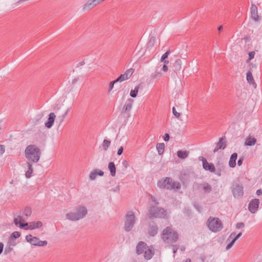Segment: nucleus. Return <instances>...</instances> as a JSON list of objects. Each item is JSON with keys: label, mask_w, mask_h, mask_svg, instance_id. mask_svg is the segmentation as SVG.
I'll list each match as a JSON object with an SVG mask.
<instances>
[{"label": "nucleus", "mask_w": 262, "mask_h": 262, "mask_svg": "<svg viewBox=\"0 0 262 262\" xmlns=\"http://www.w3.org/2000/svg\"><path fill=\"white\" fill-rule=\"evenodd\" d=\"M25 155L30 162L37 163L40 159L41 151L35 145H29L26 148Z\"/></svg>", "instance_id": "f257e3e1"}, {"label": "nucleus", "mask_w": 262, "mask_h": 262, "mask_svg": "<svg viewBox=\"0 0 262 262\" xmlns=\"http://www.w3.org/2000/svg\"><path fill=\"white\" fill-rule=\"evenodd\" d=\"M161 238L165 243L173 244L178 239L179 235L177 232L173 231L171 227L168 226L163 230Z\"/></svg>", "instance_id": "f03ea898"}, {"label": "nucleus", "mask_w": 262, "mask_h": 262, "mask_svg": "<svg viewBox=\"0 0 262 262\" xmlns=\"http://www.w3.org/2000/svg\"><path fill=\"white\" fill-rule=\"evenodd\" d=\"M157 185L160 188L167 190H172L173 189L179 190L181 187L179 182L173 181V180L169 177H166L165 179H162L159 180L157 183Z\"/></svg>", "instance_id": "7ed1b4c3"}, {"label": "nucleus", "mask_w": 262, "mask_h": 262, "mask_svg": "<svg viewBox=\"0 0 262 262\" xmlns=\"http://www.w3.org/2000/svg\"><path fill=\"white\" fill-rule=\"evenodd\" d=\"M24 220L23 217L18 215L17 217L14 219V223L16 226L19 225L20 228H24L26 226H28L26 229L33 230L36 228H39L42 227V223L40 221L32 222L29 223H24Z\"/></svg>", "instance_id": "20e7f679"}, {"label": "nucleus", "mask_w": 262, "mask_h": 262, "mask_svg": "<svg viewBox=\"0 0 262 262\" xmlns=\"http://www.w3.org/2000/svg\"><path fill=\"white\" fill-rule=\"evenodd\" d=\"M148 217L150 219L153 218H167V210L157 207L155 205H150L148 209Z\"/></svg>", "instance_id": "39448f33"}, {"label": "nucleus", "mask_w": 262, "mask_h": 262, "mask_svg": "<svg viewBox=\"0 0 262 262\" xmlns=\"http://www.w3.org/2000/svg\"><path fill=\"white\" fill-rule=\"evenodd\" d=\"M209 229L213 232H217L223 228V224L218 217H209L207 221Z\"/></svg>", "instance_id": "423d86ee"}, {"label": "nucleus", "mask_w": 262, "mask_h": 262, "mask_svg": "<svg viewBox=\"0 0 262 262\" xmlns=\"http://www.w3.org/2000/svg\"><path fill=\"white\" fill-rule=\"evenodd\" d=\"M136 217L134 213L132 211L127 212L125 215V220L124 223V230L127 231H130L134 227Z\"/></svg>", "instance_id": "0eeeda50"}, {"label": "nucleus", "mask_w": 262, "mask_h": 262, "mask_svg": "<svg viewBox=\"0 0 262 262\" xmlns=\"http://www.w3.org/2000/svg\"><path fill=\"white\" fill-rule=\"evenodd\" d=\"M232 193L235 198H238L243 196L244 194L243 187L238 183L232 185Z\"/></svg>", "instance_id": "6e6552de"}, {"label": "nucleus", "mask_w": 262, "mask_h": 262, "mask_svg": "<svg viewBox=\"0 0 262 262\" xmlns=\"http://www.w3.org/2000/svg\"><path fill=\"white\" fill-rule=\"evenodd\" d=\"M199 160L202 161L203 167L205 170L209 171L211 172H215V168L213 164L208 163L207 160L203 157H200Z\"/></svg>", "instance_id": "1a4fd4ad"}, {"label": "nucleus", "mask_w": 262, "mask_h": 262, "mask_svg": "<svg viewBox=\"0 0 262 262\" xmlns=\"http://www.w3.org/2000/svg\"><path fill=\"white\" fill-rule=\"evenodd\" d=\"M259 200L258 199H252L248 205V209L252 213H255L259 207Z\"/></svg>", "instance_id": "9d476101"}, {"label": "nucleus", "mask_w": 262, "mask_h": 262, "mask_svg": "<svg viewBox=\"0 0 262 262\" xmlns=\"http://www.w3.org/2000/svg\"><path fill=\"white\" fill-rule=\"evenodd\" d=\"M158 231V227L154 221H151L148 223V233L151 236H155Z\"/></svg>", "instance_id": "9b49d317"}, {"label": "nucleus", "mask_w": 262, "mask_h": 262, "mask_svg": "<svg viewBox=\"0 0 262 262\" xmlns=\"http://www.w3.org/2000/svg\"><path fill=\"white\" fill-rule=\"evenodd\" d=\"M227 146V141L226 140L225 136H223L219 139L217 143L216 144V147L213 150L215 153L219 149H224Z\"/></svg>", "instance_id": "f8f14e48"}, {"label": "nucleus", "mask_w": 262, "mask_h": 262, "mask_svg": "<svg viewBox=\"0 0 262 262\" xmlns=\"http://www.w3.org/2000/svg\"><path fill=\"white\" fill-rule=\"evenodd\" d=\"M193 187L196 189H199L202 187L205 193H208L212 191V187L209 184L206 182H204L202 184L195 183Z\"/></svg>", "instance_id": "ddd939ff"}, {"label": "nucleus", "mask_w": 262, "mask_h": 262, "mask_svg": "<svg viewBox=\"0 0 262 262\" xmlns=\"http://www.w3.org/2000/svg\"><path fill=\"white\" fill-rule=\"evenodd\" d=\"M250 13L251 18L255 21H259L261 17L258 14L257 7L255 4H252L250 8Z\"/></svg>", "instance_id": "4468645a"}, {"label": "nucleus", "mask_w": 262, "mask_h": 262, "mask_svg": "<svg viewBox=\"0 0 262 262\" xmlns=\"http://www.w3.org/2000/svg\"><path fill=\"white\" fill-rule=\"evenodd\" d=\"M77 214L79 219L83 218L87 214L88 211L86 208L84 206H79L76 208Z\"/></svg>", "instance_id": "2eb2a0df"}, {"label": "nucleus", "mask_w": 262, "mask_h": 262, "mask_svg": "<svg viewBox=\"0 0 262 262\" xmlns=\"http://www.w3.org/2000/svg\"><path fill=\"white\" fill-rule=\"evenodd\" d=\"M56 118V115L54 113H51L49 115L47 122L45 123V126L48 128H50L53 125Z\"/></svg>", "instance_id": "dca6fc26"}, {"label": "nucleus", "mask_w": 262, "mask_h": 262, "mask_svg": "<svg viewBox=\"0 0 262 262\" xmlns=\"http://www.w3.org/2000/svg\"><path fill=\"white\" fill-rule=\"evenodd\" d=\"M146 246L147 244L145 242L142 241L139 242L136 247L137 254L140 255L143 253Z\"/></svg>", "instance_id": "f3484780"}, {"label": "nucleus", "mask_w": 262, "mask_h": 262, "mask_svg": "<svg viewBox=\"0 0 262 262\" xmlns=\"http://www.w3.org/2000/svg\"><path fill=\"white\" fill-rule=\"evenodd\" d=\"M133 103H134L133 99H132L131 98L128 99L127 100L126 103L124 105V106L123 108L122 113L129 112L132 108Z\"/></svg>", "instance_id": "a211bd4d"}, {"label": "nucleus", "mask_w": 262, "mask_h": 262, "mask_svg": "<svg viewBox=\"0 0 262 262\" xmlns=\"http://www.w3.org/2000/svg\"><path fill=\"white\" fill-rule=\"evenodd\" d=\"M246 79L248 83L249 84L252 85V86L255 89L257 86V84L255 82V80L252 76V74L251 71H249L246 74Z\"/></svg>", "instance_id": "6ab92c4d"}, {"label": "nucleus", "mask_w": 262, "mask_h": 262, "mask_svg": "<svg viewBox=\"0 0 262 262\" xmlns=\"http://www.w3.org/2000/svg\"><path fill=\"white\" fill-rule=\"evenodd\" d=\"M104 175V172L103 171L99 169H94L93 170L90 174V179L91 180H94L97 176H103Z\"/></svg>", "instance_id": "aec40b11"}, {"label": "nucleus", "mask_w": 262, "mask_h": 262, "mask_svg": "<svg viewBox=\"0 0 262 262\" xmlns=\"http://www.w3.org/2000/svg\"><path fill=\"white\" fill-rule=\"evenodd\" d=\"M26 241L30 243L31 245L34 246H37V243L39 239V238L32 236L31 234H28L26 236Z\"/></svg>", "instance_id": "412c9836"}, {"label": "nucleus", "mask_w": 262, "mask_h": 262, "mask_svg": "<svg viewBox=\"0 0 262 262\" xmlns=\"http://www.w3.org/2000/svg\"><path fill=\"white\" fill-rule=\"evenodd\" d=\"M237 158V153H233L231 155L229 162V165L230 167L232 168H234L236 166V160Z\"/></svg>", "instance_id": "4be33fe9"}, {"label": "nucleus", "mask_w": 262, "mask_h": 262, "mask_svg": "<svg viewBox=\"0 0 262 262\" xmlns=\"http://www.w3.org/2000/svg\"><path fill=\"white\" fill-rule=\"evenodd\" d=\"M256 139L254 137L249 136L246 140L245 145L246 146H253L256 143Z\"/></svg>", "instance_id": "5701e85b"}, {"label": "nucleus", "mask_w": 262, "mask_h": 262, "mask_svg": "<svg viewBox=\"0 0 262 262\" xmlns=\"http://www.w3.org/2000/svg\"><path fill=\"white\" fill-rule=\"evenodd\" d=\"M66 217L68 220L72 221H76L80 220L76 212H70L67 213L66 214Z\"/></svg>", "instance_id": "b1692460"}, {"label": "nucleus", "mask_w": 262, "mask_h": 262, "mask_svg": "<svg viewBox=\"0 0 262 262\" xmlns=\"http://www.w3.org/2000/svg\"><path fill=\"white\" fill-rule=\"evenodd\" d=\"M108 168L110 171L111 175L115 177L116 175V168L115 163L113 162H110L108 165Z\"/></svg>", "instance_id": "393cba45"}, {"label": "nucleus", "mask_w": 262, "mask_h": 262, "mask_svg": "<svg viewBox=\"0 0 262 262\" xmlns=\"http://www.w3.org/2000/svg\"><path fill=\"white\" fill-rule=\"evenodd\" d=\"M154 255V251L150 249H148L144 252V258L146 260H149Z\"/></svg>", "instance_id": "a878e982"}, {"label": "nucleus", "mask_w": 262, "mask_h": 262, "mask_svg": "<svg viewBox=\"0 0 262 262\" xmlns=\"http://www.w3.org/2000/svg\"><path fill=\"white\" fill-rule=\"evenodd\" d=\"M28 170L26 172L25 176L27 178H30L32 177V174L33 171L32 165L30 162H27Z\"/></svg>", "instance_id": "bb28decb"}, {"label": "nucleus", "mask_w": 262, "mask_h": 262, "mask_svg": "<svg viewBox=\"0 0 262 262\" xmlns=\"http://www.w3.org/2000/svg\"><path fill=\"white\" fill-rule=\"evenodd\" d=\"M188 156V152L186 150H180L177 151V156L182 159L186 158Z\"/></svg>", "instance_id": "cd10ccee"}, {"label": "nucleus", "mask_w": 262, "mask_h": 262, "mask_svg": "<svg viewBox=\"0 0 262 262\" xmlns=\"http://www.w3.org/2000/svg\"><path fill=\"white\" fill-rule=\"evenodd\" d=\"M159 155H162L164 151L165 144L164 143H158L156 146Z\"/></svg>", "instance_id": "c85d7f7f"}, {"label": "nucleus", "mask_w": 262, "mask_h": 262, "mask_svg": "<svg viewBox=\"0 0 262 262\" xmlns=\"http://www.w3.org/2000/svg\"><path fill=\"white\" fill-rule=\"evenodd\" d=\"M181 66H182L181 60L180 59H177L173 64L174 70L176 71H180L182 68Z\"/></svg>", "instance_id": "c756f323"}, {"label": "nucleus", "mask_w": 262, "mask_h": 262, "mask_svg": "<svg viewBox=\"0 0 262 262\" xmlns=\"http://www.w3.org/2000/svg\"><path fill=\"white\" fill-rule=\"evenodd\" d=\"M32 213L31 208L29 207H26L23 210V214L25 216V218L27 219L31 215Z\"/></svg>", "instance_id": "7c9ffc66"}, {"label": "nucleus", "mask_w": 262, "mask_h": 262, "mask_svg": "<svg viewBox=\"0 0 262 262\" xmlns=\"http://www.w3.org/2000/svg\"><path fill=\"white\" fill-rule=\"evenodd\" d=\"M242 235V232H239L237 235H236V233L235 232H232L229 236L228 237L227 241H230L231 238H234L236 241L239 237H241Z\"/></svg>", "instance_id": "2f4dec72"}, {"label": "nucleus", "mask_w": 262, "mask_h": 262, "mask_svg": "<svg viewBox=\"0 0 262 262\" xmlns=\"http://www.w3.org/2000/svg\"><path fill=\"white\" fill-rule=\"evenodd\" d=\"M139 89V86H135L134 90H132L130 92V96L133 98H135L137 97L138 90Z\"/></svg>", "instance_id": "473e14b6"}, {"label": "nucleus", "mask_w": 262, "mask_h": 262, "mask_svg": "<svg viewBox=\"0 0 262 262\" xmlns=\"http://www.w3.org/2000/svg\"><path fill=\"white\" fill-rule=\"evenodd\" d=\"M111 141L107 140H104L102 143V147L104 150H107L108 147L110 146Z\"/></svg>", "instance_id": "72a5a7b5"}, {"label": "nucleus", "mask_w": 262, "mask_h": 262, "mask_svg": "<svg viewBox=\"0 0 262 262\" xmlns=\"http://www.w3.org/2000/svg\"><path fill=\"white\" fill-rule=\"evenodd\" d=\"M235 241H236L235 239L233 237L231 238V239L230 241L227 240V242H229V243L226 246V250L230 249L232 247V246L233 245V244H234Z\"/></svg>", "instance_id": "f704fd0d"}, {"label": "nucleus", "mask_w": 262, "mask_h": 262, "mask_svg": "<svg viewBox=\"0 0 262 262\" xmlns=\"http://www.w3.org/2000/svg\"><path fill=\"white\" fill-rule=\"evenodd\" d=\"M235 241H236L235 239L233 237L231 238V239L230 241L227 240V242H229V243L226 246V250L230 249L232 247V246L233 245V244H234Z\"/></svg>", "instance_id": "c9c22d12"}, {"label": "nucleus", "mask_w": 262, "mask_h": 262, "mask_svg": "<svg viewBox=\"0 0 262 262\" xmlns=\"http://www.w3.org/2000/svg\"><path fill=\"white\" fill-rule=\"evenodd\" d=\"M128 79L127 78V76L123 74H121L116 79H115L116 81L117 82H122L123 81H124L125 80Z\"/></svg>", "instance_id": "e433bc0d"}, {"label": "nucleus", "mask_w": 262, "mask_h": 262, "mask_svg": "<svg viewBox=\"0 0 262 262\" xmlns=\"http://www.w3.org/2000/svg\"><path fill=\"white\" fill-rule=\"evenodd\" d=\"M20 236V233L18 231H14L13 232L11 235L10 237L12 238H17Z\"/></svg>", "instance_id": "4c0bfd02"}, {"label": "nucleus", "mask_w": 262, "mask_h": 262, "mask_svg": "<svg viewBox=\"0 0 262 262\" xmlns=\"http://www.w3.org/2000/svg\"><path fill=\"white\" fill-rule=\"evenodd\" d=\"M170 52L169 50L167 51L161 57V61H163L164 60H166V59L168 57L169 55Z\"/></svg>", "instance_id": "58836bf2"}, {"label": "nucleus", "mask_w": 262, "mask_h": 262, "mask_svg": "<svg viewBox=\"0 0 262 262\" xmlns=\"http://www.w3.org/2000/svg\"><path fill=\"white\" fill-rule=\"evenodd\" d=\"M133 73V69H130L125 72V73H124V75L127 76V79H129L131 77Z\"/></svg>", "instance_id": "ea45409f"}, {"label": "nucleus", "mask_w": 262, "mask_h": 262, "mask_svg": "<svg viewBox=\"0 0 262 262\" xmlns=\"http://www.w3.org/2000/svg\"><path fill=\"white\" fill-rule=\"evenodd\" d=\"M48 244L47 241H40L39 239H38V243H37V246H46Z\"/></svg>", "instance_id": "a19ab883"}, {"label": "nucleus", "mask_w": 262, "mask_h": 262, "mask_svg": "<svg viewBox=\"0 0 262 262\" xmlns=\"http://www.w3.org/2000/svg\"><path fill=\"white\" fill-rule=\"evenodd\" d=\"M117 83V82L116 81V80H114V81H111L110 84H109V88H108V93H110L111 92V91L112 90V89H113L114 88V84Z\"/></svg>", "instance_id": "79ce46f5"}, {"label": "nucleus", "mask_w": 262, "mask_h": 262, "mask_svg": "<svg viewBox=\"0 0 262 262\" xmlns=\"http://www.w3.org/2000/svg\"><path fill=\"white\" fill-rule=\"evenodd\" d=\"M172 113L176 116V117H177L178 118H179L180 117V116H181L180 113H178L176 111V110L174 107H172Z\"/></svg>", "instance_id": "37998d69"}, {"label": "nucleus", "mask_w": 262, "mask_h": 262, "mask_svg": "<svg viewBox=\"0 0 262 262\" xmlns=\"http://www.w3.org/2000/svg\"><path fill=\"white\" fill-rule=\"evenodd\" d=\"M150 195L151 201L155 204V205L156 206V205H159V203L156 200V198L152 195Z\"/></svg>", "instance_id": "c03bdc74"}, {"label": "nucleus", "mask_w": 262, "mask_h": 262, "mask_svg": "<svg viewBox=\"0 0 262 262\" xmlns=\"http://www.w3.org/2000/svg\"><path fill=\"white\" fill-rule=\"evenodd\" d=\"M5 151V146L0 144V156L3 155Z\"/></svg>", "instance_id": "a18cd8bd"}, {"label": "nucleus", "mask_w": 262, "mask_h": 262, "mask_svg": "<svg viewBox=\"0 0 262 262\" xmlns=\"http://www.w3.org/2000/svg\"><path fill=\"white\" fill-rule=\"evenodd\" d=\"M255 54V52H254V51L249 52V59L247 61H248L249 60H251V59L254 58Z\"/></svg>", "instance_id": "49530a36"}, {"label": "nucleus", "mask_w": 262, "mask_h": 262, "mask_svg": "<svg viewBox=\"0 0 262 262\" xmlns=\"http://www.w3.org/2000/svg\"><path fill=\"white\" fill-rule=\"evenodd\" d=\"M244 223L243 222L237 223L236 225V228L237 229H241L244 227Z\"/></svg>", "instance_id": "de8ad7c7"}, {"label": "nucleus", "mask_w": 262, "mask_h": 262, "mask_svg": "<svg viewBox=\"0 0 262 262\" xmlns=\"http://www.w3.org/2000/svg\"><path fill=\"white\" fill-rule=\"evenodd\" d=\"M218 166H220V167L219 168V171H217V172H216L215 173H216V174H217V175L220 176H221L220 172H221L222 169H224V166L223 165H220V164H218V165L216 166L217 167Z\"/></svg>", "instance_id": "09e8293b"}, {"label": "nucleus", "mask_w": 262, "mask_h": 262, "mask_svg": "<svg viewBox=\"0 0 262 262\" xmlns=\"http://www.w3.org/2000/svg\"><path fill=\"white\" fill-rule=\"evenodd\" d=\"M171 246L172 247V251L173 254L176 253L178 250V246L176 245H172Z\"/></svg>", "instance_id": "8fccbe9b"}, {"label": "nucleus", "mask_w": 262, "mask_h": 262, "mask_svg": "<svg viewBox=\"0 0 262 262\" xmlns=\"http://www.w3.org/2000/svg\"><path fill=\"white\" fill-rule=\"evenodd\" d=\"M165 141H168L170 139L169 135L168 133H165L163 137Z\"/></svg>", "instance_id": "3c124183"}, {"label": "nucleus", "mask_w": 262, "mask_h": 262, "mask_svg": "<svg viewBox=\"0 0 262 262\" xmlns=\"http://www.w3.org/2000/svg\"><path fill=\"white\" fill-rule=\"evenodd\" d=\"M123 146H121L118 150V151H117V155L118 156H120L123 153Z\"/></svg>", "instance_id": "603ef678"}, {"label": "nucleus", "mask_w": 262, "mask_h": 262, "mask_svg": "<svg viewBox=\"0 0 262 262\" xmlns=\"http://www.w3.org/2000/svg\"><path fill=\"white\" fill-rule=\"evenodd\" d=\"M160 76V73L158 72H156L155 73L152 74L151 75V77L154 79L156 78L157 76Z\"/></svg>", "instance_id": "864d4df0"}, {"label": "nucleus", "mask_w": 262, "mask_h": 262, "mask_svg": "<svg viewBox=\"0 0 262 262\" xmlns=\"http://www.w3.org/2000/svg\"><path fill=\"white\" fill-rule=\"evenodd\" d=\"M120 190V185H118L115 188L111 189V191L113 192H119Z\"/></svg>", "instance_id": "5fc2aeb1"}, {"label": "nucleus", "mask_w": 262, "mask_h": 262, "mask_svg": "<svg viewBox=\"0 0 262 262\" xmlns=\"http://www.w3.org/2000/svg\"><path fill=\"white\" fill-rule=\"evenodd\" d=\"M244 161V159L243 158H240L238 161H237V164L239 165V166H241L242 163H243V162Z\"/></svg>", "instance_id": "6e6d98bb"}, {"label": "nucleus", "mask_w": 262, "mask_h": 262, "mask_svg": "<svg viewBox=\"0 0 262 262\" xmlns=\"http://www.w3.org/2000/svg\"><path fill=\"white\" fill-rule=\"evenodd\" d=\"M194 207L199 211H201L202 208L199 204L195 203L194 204Z\"/></svg>", "instance_id": "4d7b16f0"}, {"label": "nucleus", "mask_w": 262, "mask_h": 262, "mask_svg": "<svg viewBox=\"0 0 262 262\" xmlns=\"http://www.w3.org/2000/svg\"><path fill=\"white\" fill-rule=\"evenodd\" d=\"M122 165L126 168L128 166L127 161L126 160H123L122 162Z\"/></svg>", "instance_id": "13d9d810"}, {"label": "nucleus", "mask_w": 262, "mask_h": 262, "mask_svg": "<svg viewBox=\"0 0 262 262\" xmlns=\"http://www.w3.org/2000/svg\"><path fill=\"white\" fill-rule=\"evenodd\" d=\"M69 111L70 108H68L62 115V120L66 117Z\"/></svg>", "instance_id": "bf43d9fd"}, {"label": "nucleus", "mask_w": 262, "mask_h": 262, "mask_svg": "<svg viewBox=\"0 0 262 262\" xmlns=\"http://www.w3.org/2000/svg\"><path fill=\"white\" fill-rule=\"evenodd\" d=\"M155 40V38L154 37H152L150 38L149 42H148V44L149 45H151L152 46L154 45V42Z\"/></svg>", "instance_id": "052dcab7"}, {"label": "nucleus", "mask_w": 262, "mask_h": 262, "mask_svg": "<svg viewBox=\"0 0 262 262\" xmlns=\"http://www.w3.org/2000/svg\"><path fill=\"white\" fill-rule=\"evenodd\" d=\"M4 249V244L3 243H0V254L3 252Z\"/></svg>", "instance_id": "680f3d73"}, {"label": "nucleus", "mask_w": 262, "mask_h": 262, "mask_svg": "<svg viewBox=\"0 0 262 262\" xmlns=\"http://www.w3.org/2000/svg\"><path fill=\"white\" fill-rule=\"evenodd\" d=\"M162 70L164 71V72H166L168 70V67L165 64H164V66H163V68H162Z\"/></svg>", "instance_id": "e2e57ef3"}, {"label": "nucleus", "mask_w": 262, "mask_h": 262, "mask_svg": "<svg viewBox=\"0 0 262 262\" xmlns=\"http://www.w3.org/2000/svg\"><path fill=\"white\" fill-rule=\"evenodd\" d=\"M12 250V248L11 247H9L8 248V249H7V248H6L5 250V253H7L8 252L11 251Z\"/></svg>", "instance_id": "0e129e2a"}, {"label": "nucleus", "mask_w": 262, "mask_h": 262, "mask_svg": "<svg viewBox=\"0 0 262 262\" xmlns=\"http://www.w3.org/2000/svg\"><path fill=\"white\" fill-rule=\"evenodd\" d=\"M256 194L258 195H259L260 194H262V190L261 189H258L257 191H256Z\"/></svg>", "instance_id": "69168bd1"}, {"label": "nucleus", "mask_w": 262, "mask_h": 262, "mask_svg": "<svg viewBox=\"0 0 262 262\" xmlns=\"http://www.w3.org/2000/svg\"><path fill=\"white\" fill-rule=\"evenodd\" d=\"M223 27L222 26H219V27H218V28H217V30H218L219 31H220H220H222V30H223Z\"/></svg>", "instance_id": "338daca9"}, {"label": "nucleus", "mask_w": 262, "mask_h": 262, "mask_svg": "<svg viewBox=\"0 0 262 262\" xmlns=\"http://www.w3.org/2000/svg\"><path fill=\"white\" fill-rule=\"evenodd\" d=\"M78 81V78H75L72 80V84L75 83Z\"/></svg>", "instance_id": "774afa93"}]
</instances>
